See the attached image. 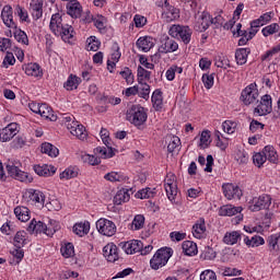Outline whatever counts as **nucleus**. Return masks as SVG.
I'll return each mask as SVG.
<instances>
[{
  "mask_svg": "<svg viewBox=\"0 0 280 280\" xmlns=\"http://www.w3.org/2000/svg\"><path fill=\"white\" fill-rule=\"evenodd\" d=\"M60 121L62 126H66V128L69 130L70 135L77 137V139H80L81 141H84V139H86V128H84V125L75 121V117H73V115L65 114L60 118Z\"/></svg>",
  "mask_w": 280,
  "mask_h": 280,
  "instance_id": "f257e3e1",
  "label": "nucleus"
},
{
  "mask_svg": "<svg viewBox=\"0 0 280 280\" xmlns=\"http://www.w3.org/2000/svg\"><path fill=\"white\" fill-rule=\"evenodd\" d=\"M127 121L133 124V126H143L148 121V113L145 108L140 105H132L126 114Z\"/></svg>",
  "mask_w": 280,
  "mask_h": 280,
  "instance_id": "f03ea898",
  "label": "nucleus"
},
{
  "mask_svg": "<svg viewBox=\"0 0 280 280\" xmlns=\"http://www.w3.org/2000/svg\"><path fill=\"white\" fill-rule=\"evenodd\" d=\"M154 247L152 245H144L143 242L139 240H131L122 245V249L127 255H135L140 253V255H150Z\"/></svg>",
  "mask_w": 280,
  "mask_h": 280,
  "instance_id": "7ed1b4c3",
  "label": "nucleus"
},
{
  "mask_svg": "<svg viewBox=\"0 0 280 280\" xmlns=\"http://www.w3.org/2000/svg\"><path fill=\"white\" fill-rule=\"evenodd\" d=\"M171 257L172 252L170 248H160L150 259V267L152 268V270H160V268L167 266Z\"/></svg>",
  "mask_w": 280,
  "mask_h": 280,
  "instance_id": "20e7f679",
  "label": "nucleus"
},
{
  "mask_svg": "<svg viewBox=\"0 0 280 280\" xmlns=\"http://www.w3.org/2000/svg\"><path fill=\"white\" fill-rule=\"evenodd\" d=\"M168 34L172 38H179L184 45H189V43H191V34H194V32L189 26L173 24L168 30Z\"/></svg>",
  "mask_w": 280,
  "mask_h": 280,
  "instance_id": "39448f33",
  "label": "nucleus"
},
{
  "mask_svg": "<svg viewBox=\"0 0 280 280\" xmlns=\"http://www.w3.org/2000/svg\"><path fill=\"white\" fill-rule=\"evenodd\" d=\"M7 174H9L11 178L20 180V183H32V180H34V177H32L30 173L23 172L19 168V162H8Z\"/></svg>",
  "mask_w": 280,
  "mask_h": 280,
  "instance_id": "423d86ee",
  "label": "nucleus"
},
{
  "mask_svg": "<svg viewBox=\"0 0 280 280\" xmlns=\"http://www.w3.org/2000/svg\"><path fill=\"white\" fill-rule=\"evenodd\" d=\"M241 102L245 106H250V104H255L259 102V89H257V83H250L241 92Z\"/></svg>",
  "mask_w": 280,
  "mask_h": 280,
  "instance_id": "0eeeda50",
  "label": "nucleus"
},
{
  "mask_svg": "<svg viewBox=\"0 0 280 280\" xmlns=\"http://www.w3.org/2000/svg\"><path fill=\"white\" fill-rule=\"evenodd\" d=\"M272 205V197L270 195L262 194L258 197H254L249 201L248 209L249 211H264V209H270V206Z\"/></svg>",
  "mask_w": 280,
  "mask_h": 280,
  "instance_id": "6e6552de",
  "label": "nucleus"
},
{
  "mask_svg": "<svg viewBox=\"0 0 280 280\" xmlns=\"http://www.w3.org/2000/svg\"><path fill=\"white\" fill-rule=\"evenodd\" d=\"M96 229L101 235H105L106 237H113L117 233L115 222L104 218L96 221Z\"/></svg>",
  "mask_w": 280,
  "mask_h": 280,
  "instance_id": "1a4fd4ad",
  "label": "nucleus"
},
{
  "mask_svg": "<svg viewBox=\"0 0 280 280\" xmlns=\"http://www.w3.org/2000/svg\"><path fill=\"white\" fill-rule=\"evenodd\" d=\"M254 113L255 115H258V117L270 115V113H272V96H270V94L261 96L259 104L254 109Z\"/></svg>",
  "mask_w": 280,
  "mask_h": 280,
  "instance_id": "9d476101",
  "label": "nucleus"
},
{
  "mask_svg": "<svg viewBox=\"0 0 280 280\" xmlns=\"http://www.w3.org/2000/svg\"><path fill=\"white\" fill-rule=\"evenodd\" d=\"M23 197L31 205H36V207H45V192L38 189L30 188L27 189Z\"/></svg>",
  "mask_w": 280,
  "mask_h": 280,
  "instance_id": "9b49d317",
  "label": "nucleus"
},
{
  "mask_svg": "<svg viewBox=\"0 0 280 280\" xmlns=\"http://www.w3.org/2000/svg\"><path fill=\"white\" fill-rule=\"evenodd\" d=\"M162 8L164 10L162 13V19L166 23H172V21L180 19V11L173 5H170V2H167V0L164 1V5H162Z\"/></svg>",
  "mask_w": 280,
  "mask_h": 280,
  "instance_id": "f8f14e48",
  "label": "nucleus"
},
{
  "mask_svg": "<svg viewBox=\"0 0 280 280\" xmlns=\"http://www.w3.org/2000/svg\"><path fill=\"white\" fill-rule=\"evenodd\" d=\"M222 189L226 200H240V198H242L244 195L242 192V188L234 184H223Z\"/></svg>",
  "mask_w": 280,
  "mask_h": 280,
  "instance_id": "ddd939ff",
  "label": "nucleus"
},
{
  "mask_svg": "<svg viewBox=\"0 0 280 280\" xmlns=\"http://www.w3.org/2000/svg\"><path fill=\"white\" fill-rule=\"evenodd\" d=\"M18 133L19 124L11 122L7 127L0 129V141H2V143L11 141V139H14V137H16Z\"/></svg>",
  "mask_w": 280,
  "mask_h": 280,
  "instance_id": "4468645a",
  "label": "nucleus"
},
{
  "mask_svg": "<svg viewBox=\"0 0 280 280\" xmlns=\"http://www.w3.org/2000/svg\"><path fill=\"white\" fill-rule=\"evenodd\" d=\"M66 24L67 23H65L62 14L55 13L50 18L49 30L56 36V34H60V31L63 28Z\"/></svg>",
  "mask_w": 280,
  "mask_h": 280,
  "instance_id": "2eb2a0df",
  "label": "nucleus"
},
{
  "mask_svg": "<svg viewBox=\"0 0 280 280\" xmlns=\"http://www.w3.org/2000/svg\"><path fill=\"white\" fill-rule=\"evenodd\" d=\"M103 255L107 259V261H110L112 264H115L117 259H119V252L117 248V245L114 243H108L103 247Z\"/></svg>",
  "mask_w": 280,
  "mask_h": 280,
  "instance_id": "dca6fc26",
  "label": "nucleus"
},
{
  "mask_svg": "<svg viewBox=\"0 0 280 280\" xmlns=\"http://www.w3.org/2000/svg\"><path fill=\"white\" fill-rule=\"evenodd\" d=\"M211 25V15L208 12H202L195 24L196 32H207Z\"/></svg>",
  "mask_w": 280,
  "mask_h": 280,
  "instance_id": "f3484780",
  "label": "nucleus"
},
{
  "mask_svg": "<svg viewBox=\"0 0 280 280\" xmlns=\"http://www.w3.org/2000/svg\"><path fill=\"white\" fill-rule=\"evenodd\" d=\"M1 19L7 27L14 28L16 24L14 23V15L12 8L10 5H4L1 12Z\"/></svg>",
  "mask_w": 280,
  "mask_h": 280,
  "instance_id": "a211bd4d",
  "label": "nucleus"
},
{
  "mask_svg": "<svg viewBox=\"0 0 280 280\" xmlns=\"http://www.w3.org/2000/svg\"><path fill=\"white\" fill-rule=\"evenodd\" d=\"M13 143L14 148H16L18 150H23V148H30L31 145L34 144V138L27 135H19L13 140Z\"/></svg>",
  "mask_w": 280,
  "mask_h": 280,
  "instance_id": "6ab92c4d",
  "label": "nucleus"
},
{
  "mask_svg": "<svg viewBox=\"0 0 280 280\" xmlns=\"http://www.w3.org/2000/svg\"><path fill=\"white\" fill-rule=\"evenodd\" d=\"M178 50V43L176 40L166 37L162 45L159 48L160 54H174V51Z\"/></svg>",
  "mask_w": 280,
  "mask_h": 280,
  "instance_id": "aec40b11",
  "label": "nucleus"
},
{
  "mask_svg": "<svg viewBox=\"0 0 280 280\" xmlns=\"http://www.w3.org/2000/svg\"><path fill=\"white\" fill-rule=\"evenodd\" d=\"M273 16H275V12L272 11L266 12L261 14L258 19L253 20L250 22V25L252 27H264V25H268V23L272 21Z\"/></svg>",
  "mask_w": 280,
  "mask_h": 280,
  "instance_id": "412c9836",
  "label": "nucleus"
},
{
  "mask_svg": "<svg viewBox=\"0 0 280 280\" xmlns=\"http://www.w3.org/2000/svg\"><path fill=\"white\" fill-rule=\"evenodd\" d=\"M154 38L150 36H143L137 40L136 45L138 49H140V51L148 52L150 51V49H152V47H154Z\"/></svg>",
  "mask_w": 280,
  "mask_h": 280,
  "instance_id": "4be33fe9",
  "label": "nucleus"
},
{
  "mask_svg": "<svg viewBox=\"0 0 280 280\" xmlns=\"http://www.w3.org/2000/svg\"><path fill=\"white\" fill-rule=\"evenodd\" d=\"M55 36L61 37L63 43H71V40H73V36H75V31H73V26L66 23V25L60 30V33Z\"/></svg>",
  "mask_w": 280,
  "mask_h": 280,
  "instance_id": "5701e85b",
  "label": "nucleus"
},
{
  "mask_svg": "<svg viewBox=\"0 0 280 280\" xmlns=\"http://www.w3.org/2000/svg\"><path fill=\"white\" fill-rule=\"evenodd\" d=\"M15 218H18V220L20 222H28L31 217V211L30 208L25 207V206H16L13 210Z\"/></svg>",
  "mask_w": 280,
  "mask_h": 280,
  "instance_id": "b1692460",
  "label": "nucleus"
},
{
  "mask_svg": "<svg viewBox=\"0 0 280 280\" xmlns=\"http://www.w3.org/2000/svg\"><path fill=\"white\" fill-rule=\"evenodd\" d=\"M30 10L33 19L38 21L43 18V0H32L30 4Z\"/></svg>",
  "mask_w": 280,
  "mask_h": 280,
  "instance_id": "393cba45",
  "label": "nucleus"
},
{
  "mask_svg": "<svg viewBox=\"0 0 280 280\" xmlns=\"http://www.w3.org/2000/svg\"><path fill=\"white\" fill-rule=\"evenodd\" d=\"M242 211H243L242 207H235L233 205H225L220 208L219 215L231 218L233 215H237V213H242Z\"/></svg>",
  "mask_w": 280,
  "mask_h": 280,
  "instance_id": "a878e982",
  "label": "nucleus"
},
{
  "mask_svg": "<svg viewBox=\"0 0 280 280\" xmlns=\"http://www.w3.org/2000/svg\"><path fill=\"white\" fill-rule=\"evenodd\" d=\"M240 240H242V233L240 231L226 232L223 236V244L235 246Z\"/></svg>",
  "mask_w": 280,
  "mask_h": 280,
  "instance_id": "bb28decb",
  "label": "nucleus"
},
{
  "mask_svg": "<svg viewBox=\"0 0 280 280\" xmlns=\"http://www.w3.org/2000/svg\"><path fill=\"white\" fill-rule=\"evenodd\" d=\"M55 226H47L45 223L42 221H36V228H35V233H45L46 235H54L58 229H60V225L55 221Z\"/></svg>",
  "mask_w": 280,
  "mask_h": 280,
  "instance_id": "cd10ccee",
  "label": "nucleus"
},
{
  "mask_svg": "<svg viewBox=\"0 0 280 280\" xmlns=\"http://www.w3.org/2000/svg\"><path fill=\"white\" fill-rule=\"evenodd\" d=\"M34 172L35 174H37L38 176H44V177H49V176H54V174H56V167L51 166V165H35L34 166Z\"/></svg>",
  "mask_w": 280,
  "mask_h": 280,
  "instance_id": "c85d7f7f",
  "label": "nucleus"
},
{
  "mask_svg": "<svg viewBox=\"0 0 280 280\" xmlns=\"http://www.w3.org/2000/svg\"><path fill=\"white\" fill-rule=\"evenodd\" d=\"M262 154L265 155V160L269 161V163H273L277 165L279 163V154L277 150L272 145H266L262 150Z\"/></svg>",
  "mask_w": 280,
  "mask_h": 280,
  "instance_id": "c756f323",
  "label": "nucleus"
},
{
  "mask_svg": "<svg viewBox=\"0 0 280 280\" xmlns=\"http://www.w3.org/2000/svg\"><path fill=\"white\" fill-rule=\"evenodd\" d=\"M105 180L109 183H127L128 176L121 172H109L104 175Z\"/></svg>",
  "mask_w": 280,
  "mask_h": 280,
  "instance_id": "7c9ffc66",
  "label": "nucleus"
},
{
  "mask_svg": "<svg viewBox=\"0 0 280 280\" xmlns=\"http://www.w3.org/2000/svg\"><path fill=\"white\" fill-rule=\"evenodd\" d=\"M67 12L72 19L82 16V5L79 2H68Z\"/></svg>",
  "mask_w": 280,
  "mask_h": 280,
  "instance_id": "2f4dec72",
  "label": "nucleus"
},
{
  "mask_svg": "<svg viewBox=\"0 0 280 280\" xmlns=\"http://www.w3.org/2000/svg\"><path fill=\"white\" fill-rule=\"evenodd\" d=\"M81 83L82 79H80V77L70 74L67 81L63 83V89L66 91H75Z\"/></svg>",
  "mask_w": 280,
  "mask_h": 280,
  "instance_id": "473e14b6",
  "label": "nucleus"
},
{
  "mask_svg": "<svg viewBox=\"0 0 280 280\" xmlns=\"http://www.w3.org/2000/svg\"><path fill=\"white\" fill-rule=\"evenodd\" d=\"M38 115L45 119H49L50 121H57L58 119V116L54 115L51 107L45 103L40 104Z\"/></svg>",
  "mask_w": 280,
  "mask_h": 280,
  "instance_id": "72a5a7b5",
  "label": "nucleus"
},
{
  "mask_svg": "<svg viewBox=\"0 0 280 280\" xmlns=\"http://www.w3.org/2000/svg\"><path fill=\"white\" fill-rule=\"evenodd\" d=\"M183 253L188 257L198 255V245L194 241H184L182 244Z\"/></svg>",
  "mask_w": 280,
  "mask_h": 280,
  "instance_id": "f704fd0d",
  "label": "nucleus"
},
{
  "mask_svg": "<svg viewBox=\"0 0 280 280\" xmlns=\"http://www.w3.org/2000/svg\"><path fill=\"white\" fill-rule=\"evenodd\" d=\"M250 55V48H238L235 51V60L237 65H246L248 62V56Z\"/></svg>",
  "mask_w": 280,
  "mask_h": 280,
  "instance_id": "c9c22d12",
  "label": "nucleus"
},
{
  "mask_svg": "<svg viewBox=\"0 0 280 280\" xmlns=\"http://www.w3.org/2000/svg\"><path fill=\"white\" fill-rule=\"evenodd\" d=\"M89 231H91V223L89 221L77 223L73 225V233L79 235V237H84V235H89Z\"/></svg>",
  "mask_w": 280,
  "mask_h": 280,
  "instance_id": "e433bc0d",
  "label": "nucleus"
},
{
  "mask_svg": "<svg viewBox=\"0 0 280 280\" xmlns=\"http://www.w3.org/2000/svg\"><path fill=\"white\" fill-rule=\"evenodd\" d=\"M94 154L102 161V159H113L115 156V152L113 148L106 149V147H97L94 149Z\"/></svg>",
  "mask_w": 280,
  "mask_h": 280,
  "instance_id": "4c0bfd02",
  "label": "nucleus"
},
{
  "mask_svg": "<svg viewBox=\"0 0 280 280\" xmlns=\"http://www.w3.org/2000/svg\"><path fill=\"white\" fill-rule=\"evenodd\" d=\"M151 101H152L154 110L163 109V92L160 89L153 92L151 96Z\"/></svg>",
  "mask_w": 280,
  "mask_h": 280,
  "instance_id": "58836bf2",
  "label": "nucleus"
},
{
  "mask_svg": "<svg viewBox=\"0 0 280 280\" xmlns=\"http://www.w3.org/2000/svg\"><path fill=\"white\" fill-rule=\"evenodd\" d=\"M167 152H178L180 150V138L178 136H167Z\"/></svg>",
  "mask_w": 280,
  "mask_h": 280,
  "instance_id": "ea45409f",
  "label": "nucleus"
},
{
  "mask_svg": "<svg viewBox=\"0 0 280 280\" xmlns=\"http://www.w3.org/2000/svg\"><path fill=\"white\" fill-rule=\"evenodd\" d=\"M24 71L26 75H31L33 78H40L43 75V70H40V66L38 63L26 65Z\"/></svg>",
  "mask_w": 280,
  "mask_h": 280,
  "instance_id": "a19ab883",
  "label": "nucleus"
},
{
  "mask_svg": "<svg viewBox=\"0 0 280 280\" xmlns=\"http://www.w3.org/2000/svg\"><path fill=\"white\" fill-rule=\"evenodd\" d=\"M205 233H207V225H205V220H200L192 226V235L197 240H202Z\"/></svg>",
  "mask_w": 280,
  "mask_h": 280,
  "instance_id": "79ce46f5",
  "label": "nucleus"
},
{
  "mask_svg": "<svg viewBox=\"0 0 280 280\" xmlns=\"http://www.w3.org/2000/svg\"><path fill=\"white\" fill-rule=\"evenodd\" d=\"M42 153L47 154L48 156H51L52 159H56V156H58V154H60V151L54 144H51L49 142H44V143H42Z\"/></svg>",
  "mask_w": 280,
  "mask_h": 280,
  "instance_id": "37998d69",
  "label": "nucleus"
},
{
  "mask_svg": "<svg viewBox=\"0 0 280 280\" xmlns=\"http://www.w3.org/2000/svg\"><path fill=\"white\" fill-rule=\"evenodd\" d=\"M25 244H27V233L25 231L16 232L13 238V245L15 246V248H23Z\"/></svg>",
  "mask_w": 280,
  "mask_h": 280,
  "instance_id": "c03bdc74",
  "label": "nucleus"
},
{
  "mask_svg": "<svg viewBox=\"0 0 280 280\" xmlns=\"http://www.w3.org/2000/svg\"><path fill=\"white\" fill-rule=\"evenodd\" d=\"M244 242L246 246H249L252 248H257L258 246H264L266 244V241H264V237L259 235H255L252 238H248V236H246L244 238Z\"/></svg>",
  "mask_w": 280,
  "mask_h": 280,
  "instance_id": "a18cd8bd",
  "label": "nucleus"
},
{
  "mask_svg": "<svg viewBox=\"0 0 280 280\" xmlns=\"http://www.w3.org/2000/svg\"><path fill=\"white\" fill-rule=\"evenodd\" d=\"M279 33H280V25L278 23L269 24L261 30V34L262 36H265V38H268V36H272Z\"/></svg>",
  "mask_w": 280,
  "mask_h": 280,
  "instance_id": "49530a36",
  "label": "nucleus"
},
{
  "mask_svg": "<svg viewBox=\"0 0 280 280\" xmlns=\"http://www.w3.org/2000/svg\"><path fill=\"white\" fill-rule=\"evenodd\" d=\"M145 225V217L142 214H137L130 225L131 231H141Z\"/></svg>",
  "mask_w": 280,
  "mask_h": 280,
  "instance_id": "de8ad7c7",
  "label": "nucleus"
},
{
  "mask_svg": "<svg viewBox=\"0 0 280 280\" xmlns=\"http://www.w3.org/2000/svg\"><path fill=\"white\" fill-rule=\"evenodd\" d=\"M128 200H130V194L126 189L119 190L114 197L115 205H124Z\"/></svg>",
  "mask_w": 280,
  "mask_h": 280,
  "instance_id": "09e8293b",
  "label": "nucleus"
},
{
  "mask_svg": "<svg viewBox=\"0 0 280 280\" xmlns=\"http://www.w3.org/2000/svg\"><path fill=\"white\" fill-rule=\"evenodd\" d=\"M279 240H280V236L278 234H273L269 236L268 244H269L270 253H279L280 250Z\"/></svg>",
  "mask_w": 280,
  "mask_h": 280,
  "instance_id": "8fccbe9b",
  "label": "nucleus"
},
{
  "mask_svg": "<svg viewBox=\"0 0 280 280\" xmlns=\"http://www.w3.org/2000/svg\"><path fill=\"white\" fill-rule=\"evenodd\" d=\"M75 176H78V171L75 167L70 166L60 173L59 178L60 180H70V178H75Z\"/></svg>",
  "mask_w": 280,
  "mask_h": 280,
  "instance_id": "3c124183",
  "label": "nucleus"
},
{
  "mask_svg": "<svg viewBox=\"0 0 280 280\" xmlns=\"http://www.w3.org/2000/svg\"><path fill=\"white\" fill-rule=\"evenodd\" d=\"M119 75H121V78L124 80H126L127 84H135V74H132V70H130V68L125 67L120 72Z\"/></svg>",
  "mask_w": 280,
  "mask_h": 280,
  "instance_id": "603ef678",
  "label": "nucleus"
},
{
  "mask_svg": "<svg viewBox=\"0 0 280 280\" xmlns=\"http://www.w3.org/2000/svg\"><path fill=\"white\" fill-rule=\"evenodd\" d=\"M139 85H140V86H138L139 97H142V100H150V84H148L145 82H141V83H139Z\"/></svg>",
  "mask_w": 280,
  "mask_h": 280,
  "instance_id": "864d4df0",
  "label": "nucleus"
},
{
  "mask_svg": "<svg viewBox=\"0 0 280 280\" xmlns=\"http://www.w3.org/2000/svg\"><path fill=\"white\" fill-rule=\"evenodd\" d=\"M93 23L95 27L98 30V32H106V18L103 15H96L93 19Z\"/></svg>",
  "mask_w": 280,
  "mask_h": 280,
  "instance_id": "5fc2aeb1",
  "label": "nucleus"
},
{
  "mask_svg": "<svg viewBox=\"0 0 280 280\" xmlns=\"http://www.w3.org/2000/svg\"><path fill=\"white\" fill-rule=\"evenodd\" d=\"M166 191V196L171 202H174L176 200V196L178 194V186L176 184H173L172 186L164 187Z\"/></svg>",
  "mask_w": 280,
  "mask_h": 280,
  "instance_id": "6e6d98bb",
  "label": "nucleus"
},
{
  "mask_svg": "<svg viewBox=\"0 0 280 280\" xmlns=\"http://www.w3.org/2000/svg\"><path fill=\"white\" fill-rule=\"evenodd\" d=\"M86 43H88V51H97V49H100V46L102 45L100 39H97V37L95 36L89 37Z\"/></svg>",
  "mask_w": 280,
  "mask_h": 280,
  "instance_id": "4d7b16f0",
  "label": "nucleus"
},
{
  "mask_svg": "<svg viewBox=\"0 0 280 280\" xmlns=\"http://www.w3.org/2000/svg\"><path fill=\"white\" fill-rule=\"evenodd\" d=\"M81 159L83 163H88L89 165H100L102 163V160L95 154H83Z\"/></svg>",
  "mask_w": 280,
  "mask_h": 280,
  "instance_id": "13d9d810",
  "label": "nucleus"
},
{
  "mask_svg": "<svg viewBox=\"0 0 280 280\" xmlns=\"http://www.w3.org/2000/svg\"><path fill=\"white\" fill-rule=\"evenodd\" d=\"M152 77V72L145 70L143 67H138V84H141V82H144L143 80H150Z\"/></svg>",
  "mask_w": 280,
  "mask_h": 280,
  "instance_id": "bf43d9fd",
  "label": "nucleus"
},
{
  "mask_svg": "<svg viewBox=\"0 0 280 280\" xmlns=\"http://www.w3.org/2000/svg\"><path fill=\"white\" fill-rule=\"evenodd\" d=\"M223 132H226V135H233L235 132V129L237 128V122L233 120H225L222 124Z\"/></svg>",
  "mask_w": 280,
  "mask_h": 280,
  "instance_id": "052dcab7",
  "label": "nucleus"
},
{
  "mask_svg": "<svg viewBox=\"0 0 280 280\" xmlns=\"http://www.w3.org/2000/svg\"><path fill=\"white\" fill-rule=\"evenodd\" d=\"M14 38L18 43H21L22 45H28L30 39L27 38V34L21 30H18L14 32Z\"/></svg>",
  "mask_w": 280,
  "mask_h": 280,
  "instance_id": "680f3d73",
  "label": "nucleus"
},
{
  "mask_svg": "<svg viewBox=\"0 0 280 280\" xmlns=\"http://www.w3.org/2000/svg\"><path fill=\"white\" fill-rule=\"evenodd\" d=\"M153 196H154V190L152 188H143L138 192H136V198H140V200L152 198Z\"/></svg>",
  "mask_w": 280,
  "mask_h": 280,
  "instance_id": "e2e57ef3",
  "label": "nucleus"
},
{
  "mask_svg": "<svg viewBox=\"0 0 280 280\" xmlns=\"http://www.w3.org/2000/svg\"><path fill=\"white\" fill-rule=\"evenodd\" d=\"M74 247L72 243H67L65 246L61 247V255L69 259V257H73Z\"/></svg>",
  "mask_w": 280,
  "mask_h": 280,
  "instance_id": "0e129e2a",
  "label": "nucleus"
},
{
  "mask_svg": "<svg viewBox=\"0 0 280 280\" xmlns=\"http://www.w3.org/2000/svg\"><path fill=\"white\" fill-rule=\"evenodd\" d=\"M201 80H202L203 86L209 90L213 88L215 77L213 73L212 74L206 73L202 75Z\"/></svg>",
  "mask_w": 280,
  "mask_h": 280,
  "instance_id": "69168bd1",
  "label": "nucleus"
},
{
  "mask_svg": "<svg viewBox=\"0 0 280 280\" xmlns=\"http://www.w3.org/2000/svg\"><path fill=\"white\" fill-rule=\"evenodd\" d=\"M133 23L135 26L138 27V30H141V27H145V25H148V18L141 14H136L133 16Z\"/></svg>",
  "mask_w": 280,
  "mask_h": 280,
  "instance_id": "338daca9",
  "label": "nucleus"
},
{
  "mask_svg": "<svg viewBox=\"0 0 280 280\" xmlns=\"http://www.w3.org/2000/svg\"><path fill=\"white\" fill-rule=\"evenodd\" d=\"M200 280H218V276L211 269H206L200 273Z\"/></svg>",
  "mask_w": 280,
  "mask_h": 280,
  "instance_id": "774afa93",
  "label": "nucleus"
}]
</instances>
